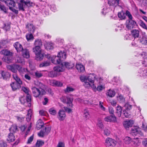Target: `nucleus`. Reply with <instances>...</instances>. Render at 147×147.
Returning <instances> with one entry per match:
<instances>
[{
	"label": "nucleus",
	"instance_id": "obj_18",
	"mask_svg": "<svg viewBox=\"0 0 147 147\" xmlns=\"http://www.w3.org/2000/svg\"><path fill=\"white\" fill-rule=\"evenodd\" d=\"M4 3L7 6L10 7H14L16 5V3L15 1L12 0H7L5 1Z\"/></svg>",
	"mask_w": 147,
	"mask_h": 147
},
{
	"label": "nucleus",
	"instance_id": "obj_55",
	"mask_svg": "<svg viewBox=\"0 0 147 147\" xmlns=\"http://www.w3.org/2000/svg\"><path fill=\"white\" fill-rule=\"evenodd\" d=\"M8 42V41L7 40H3L0 42V45L1 47L4 46Z\"/></svg>",
	"mask_w": 147,
	"mask_h": 147
},
{
	"label": "nucleus",
	"instance_id": "obj_30",
	"mask_svg": "<svg viewBox=\"0 0 147 147\" xmlns=\"http://www.w3.org/2000/svg\"><path fill=\"white\" fill-rule=\"evenodd\" d=\"M0 53L2 55H3L5 56H8L11 55L10 51L7 49H3L0 52Z\"/></svg>",
	"mask_w": 147,
	"mask_h": 147
},
{
	"label": "nucleus",
	"instance_id": "obj_13",
	"mask_svg": "<svg viewBox=\"0 0 147 147\" xmlns=\"http://www.w3.org/2000/svg\"><path fill=\"white\" fill-rule=\"evenodd\" d=\"M13 46L18 53L20 52L23 49L22 45L18 42L14 43Z\"/></svg>",
	"mask_w": 147,
	"mask_h": 147
},
{
	"label": "nucleus",
	"instance_id": "obj_4",
	"mask_svg": "<svg viewBox=\"0 0 147 147\" xmlns=\"http://www.w3.org/2000/svg\"><path fill=\"white\" fill-rule=\"evenodd\" d=\"M32 90L34 96L37 97L39 96H42L45 94V90H40L35 87L32 88Z\"/></svg>",
	"mask_w": 147,
	"mask_h": 147
},
{
	"label": "nucleus",
	"instance_id": "obj_61",
	"mask_svg": "<svg viewBox=\"0 0 147 147\" xmlns=\"http://www.w3.org/2000/svg\"><path fill=\"white\" fill-rule=\"evenodd\" d=\"M22 90L26 93L27 94H29V90L26 88L24 87H22Z\"/></svg>",
	"mask_w": 147,
	"mask_h": 147
},
{
	"label": "nucleus",
	"instance_id": "obj_21",
	"mask_svg": "<svg viewBox=\"0 0 147 147\" xmlns=\"http://www.w3.org/2000/svg\"><path fill=\"white\" fill-rule=\"evenodd\" d=\"M140 31L134 29L132 30L131 32V34L132 36L134 39L138 38L139 36Z\"/></svg>",
	"mask_w": 147,
	"mask_h": 147
},
{
	"label": "nucleus",
	"instance_id": "obj_7",
	"mask_svg": "<svg viewBox=\"0 0 147 147\" xmlns=\"http://www.w3.org/2000/svg\"><path fill=\"white\" fill-rule=\"evenodd\" d=\"M126 27L129 29H131L134 27L136 25V22L132 20H127L126 22Z\"/></svg>",
	"mask_w": 147,
	"mask_h": 147
},
{
	"label": "nucleus",
	"instance_id": "obj_17",
	"mask_svg": "<svg viewBox=\"0 0 147 147\" xmlns=\"http://www.w3.org/2000/svg\"><path fill=\"white\" fill-rule=\"evenodd\" d=\"M22 52V54L24 57L28 58L30 57V53L29 51L26 48L23 49Z\"/></svg>",
	"mask_w": 147,
	"mask_h": 147
},
{
	"label": "nucleus",
	"instance_id": "obj_26",
	"mask_svg": "<svg viewBox=\"0 0 147 147\" xmlns=\"http://www.w3.org/2000/svg\"><path fill=\"white\" fill-rule=\"evenodd\" d=\"M7 140L9 142H13L15 140V136L12 133H10L9 134Z\"/></svg>",
	"mask_w": 147,
	"mask_h": 147
},
{
	"label": "nucleus",
	"instance_id": "obj_57",
	"mask_svg": "<svg viewBox=\"0 0 147 147\" xmlns=\"http://www.w3.org/2000/svg\"><path fill=\"white\" fill-rule=\"evenodd\" d=\"M9 9L15 14H18V11L14 9L13 7H10L9 8Z\"/></svg>",
	"mask_w": 147,
	"mask_h": 147
},
{
	"label": "nucleus",
	"instance_id": "obj_47",
	"mask_svg": "<svg viewBox=\"0 0 147 147\" xmlns=\"http://www.w3.org/2000/svg\"><path fill=\"white\" fill-rule=\"evenodd\" d=\"M49 113L53 115H55L57 113L56 111L53 108L50 109L49 110Z\"/></svg>",
	"mask_w": 147,
	"mask_h": 147
},
{
	"label": "nucleus",
	"instance_id": "obj_48",
	"mask_svg": "<svg viewBox=\"0 0 147 147\" xmlns=\"http://www.w3.org/2000/svg\"><path fill=\"white\" fill-rule=\"evenodd\" d=\"M84 117L86 119H89L90 117V115L88 111L84 110Z\"/></svg>",
	"mask_w": 147,
	"mask_h": 147
},
{
	"label": "nucleus",
	"instance_id": "obj_20",
	"mask_svg": "<svg viewBox=\"0 0 147 147\" xmlns=\"http://www.w3.org/2000/svg\"><path fill=\"white\" fill-rule=\"evenodd\" d=\"M62 63H63V66H64L66 68L68 69H71L75 66L74 64L71 62H64Z\"/></svg>",
	"mask_w": 147,
	"mask_h": 147
},
{
	"label": "nucleus",
	"instance_id": "obj_25",
	"mask_svg": "<svg viewBox=\"0 0 147 147\" xmlns=\"http://www.w3.org/2000/svg\"><path fill=\"white\" fill-rule=\"evenodd\" d=\"M8 8L4 5L0 3V11H3L4 13L7 14L8 13Z\"/></svg>",
	"mask_w": 147,
	"mask_h": 147
},
{
	"label": "nucleus",
	"instance_id": "obj_37",
	"mask_svg": "<svg viewBox=\"0 0 147 147\" xmlns=\"http://www.w3.org/2000/svg\"><path fill=\"white\" fill-rule=\"evenodd\" d=\"M50 64V62L49 61H45L42 62L39 65L40 67H46L49 66Z\"/></svg>",
	"mask_w": 147,
	"mask_h": 147
},
{
	"label": "nucleus",
	"instance_id": "obj_15",
	"mask_svg": "<svg viewBox=\"0 0 147 147\" xmlns=\"http://www.w3.org/2000/svg\"><path fill=\"white\" fill-rule=\"evenodd\" d=\"M53 69L57 72L58 74L59 72L63 71L64 70L63 63H61L60 66L57 65L54 67Z\"/></svg>",
	"mask_w": 147,
	"mask_h": 147
},
{
	"label": "nucleus",
	"instance_id": "obj_64",
	"mask_svg": "<svg viewBox=\"0 0 147 147\" xmlns=\"http://www.w3.org/2000/svg\"><path fill=\"white\" fill-rule=\"evenodd\" d=\"M142 127L145 131H147V125L144 123H142Z\"/></svg>",
	"mask_w": 147,
	"mask_h": 147
},
{
	"label": "nucleus",
	"instance_id": "obj_43",
	"mask_svg": "<svg viewBox=\"0 0 147 147\" xmlns=\"http://www.w3.org/2000/svg\"><path fill=\"white\" fill-rule=\"evenodd\" d=\"M44 144V142L42 141H37L36 144V147H39L42 146Z\"/></svg>",
	"mask_w": 147,
	"mask_h": 147
},
{
	"label": "nucleus",
	"instance_id": "obj_45",
	"mask_svg": "<svg viewBox=\"0 0 147 147\" xmlns=\"http://www.w3.org/2000/svg\"><path fill=\"white\" fill-rule=\"evenodd\" d=\"M46 49L47 50H50L53 49V44L52 43H49L46 45Z\"/></svg>",
	"mask_w": 147,
	"mask_h": 147
},
{
	"label": "nucleus",
	"instance_id": "obj_36",
	"mask_svg": "<svg viewBox=\"0 0 147 147\" xmlns=\"http://www.w3.org/2000/svg\"><path fill=\"white\" fill-rule=\"evenodd\" d=\"M37 84L39 88L41 89V91L43 90H45V89L46 88V86L43 83L40 82H38Z\"/></svg>",
	"mask_w": 147,
	"mask_h": 147
},
{
	"label": "nucleus",
	"instance_id": "obj_27",
	"mask_svg": "<svg viewBox=\"0 0 147 147\" xmlns=\"http://www.w3.org/2000/svg\"><path fill=\"white\" fill-rule=\"evenodd\" d=\"M122 110V109L121 107L118 106L117 107L116 113L118 117H120L121 116Z\"/></svg>",
	"mask_w": 147,
	"mask_h": 147
},
{
	"label": "nucleus",
	"instance_id": "obj_12",
	"mask_svg": "<svg viewBox=\"0 0 147 147\" xmlns=\"http://www.w3.org/2000/svg\"><path fill=\"white\" fill-rule=\"evenodd\" d=\"M138 40L142 44L147 45V38L144 35L140 36Z\"/></svg>",
	"mask_w": 147,
	"mask_h": 147
},
{
	"label": "nucleus",
	"instance_id": "obj_42",
	"mask_svg": "<svg viewBox=\"0 0 147 147\" xmlns=\"http://www.w3.org/2000/svg\"><path fill=\"white\" fill-rule=\"evenodd\" d=\"M123 114L124 116L126 117H129L131 116V113L130 112H128L126 110H124L123 111Z\"/></svg>",
	"mask_w": 147,
	"mask_h": 147
},
{
	"label": "nucleus",
	"instance_id": "obj_35",
	"mask_svg": "<svg viewBox=\"0 0 147 147\" xmlns=\"http://www.w3.org/2000/svg\"><path fill=\"white\" fill-rule=\"evenodd\" d=\"M58 75L57 72L54 70L51 71L48 73V76L49 77L53 78L57 76Z\"/></svg>",
	"mask_w": 147,
	"mask_h": 147
},
{
	"label": "nucleus",
	"instance_id": "obj_10",
	"mask_svg": "<svg viewBox=\"0 0 147 147\" xmlns=\"http://www.w3.org/2000/svg\"><path fill=\"white\" fill-rule=\"evenodd\" d=\"M62 54V52L58 53V55L57 56H56L52 60V62L55 64H59L61 61V57L60 55Z\"/></svg>",
	"mask_w": 147,
	"mask_h": 147
},
{
	"label": "nucleus",
	"instance_id": "obj_63",
	"mask_svg": "<svg viewBox=\"0 0 147 147\" xmlns=\"http://www.w3.org/2000/svg\"><path fill=\"white\" fill-rule=\"evenodd\" d=\"M6 143L3 141H1L0 142V147H7Z\"/></svg>",
	"mask_w": 147,
	"mask_h": 147
},
{
	"label": "nucleus",
	"instance_id": "obj_39",
	"mask_svg": "<svg viewBox=\"0 0 147 147\" xmlns=\"http://www.w3.org/2000/svg\"><path fill=\"white\" fill-rule=\"evenodd\" d=\"M119 18L121 20L124 19L125 18V14L123 12H119L118 14Z\"/></svg>",
	"mask_w": 147,
	"mask_h": 147
},
{
	"label": "nucleus",
	"instance_id": "obj_31",
	"mask_svg": "<svg viewBox=\"0 0 147 147\" xmlns=\"http://www.w3.org/2000/svg\"><path fill=\"white\" fill-rule=\"evenodd\" d=\"M41 40L40 39H37L35 40L34 43L35 46H38L41 47L42 46V44Z\"/></svg>",
	"mask_w": 147,
	"mask_h": 147
},
{
	"label": "nucleus",
	"instance_id": "obj_9",
	"mask_svg": "<svg viewBox=\"0 0 147 147\" xmlns=\"http://www.w3.org/2000/svg\"><path fill=\"white\" fill-rule=\"evenodd\" d=\"M95 78V76L94 74H90L88 76H87V81L90 84V86L92 85L94 86L93 84Z\"/></svg>",
	"mask_w": 147,
	"mask_h": 147
},
{
	"label": "nucleus",
	"instance_id": "obj_19",
	"mask_svg": "<svg viewBox=\"0 0 147 147\" xmlns=\"http://www.w3.org/2000/svg\"><path fill=\"white\" fill-rule=\"evenodd\" d=\"M133 123L134 122L133 121L129 120L125 121L123 123V125L124 127L127 129L131 127Z\"/></svg>",
	"mask_w": 147,
	"mask_h": 147
},
{
	"label": "nucleus",
	"instance_id": "obj_40",
	"mask_svg": "<svg viewBox=\"0 0 147 147\" xmlns=\"http://www.w3.org/2000/svg\"><path fill=\"white\" fill-rule=\"evenodd\" d=\"M26 101L29 103V106H30L31 102V96L29 94H27L26 96Z\"/></svg>",
	"mask_w": 147,
	"mask_h": 147
},
{
	"label": "nucleus",
	"instance_id": "obj_60",
	"mask_svg": "<svg viewBox=\"0 0 147 147\" xmlns=\"http://www.w3.org/2000/svg\"><path fill=\"white\" fill-rule=\"evenodd\" d=\"M104 133L106 136H108L110 133V131L108 129H106L104 130Z\"/></svg>",
	"mask_w": 147,
	"mask_h": 147
},
{
	"label": "nucleus",
	"instance_id": "obj_44",
	"mask_svg": "<svg viewBox=\"0 0 147 147\" xmlns=\"http://www.w3.org/2000/svg\"><path fill=\"white\" fill-rule=\"evenodd\" d=\"M43 130L44 131L45 134L48 135L51 130V127L49 126L45 127Z\"/></svg>",
	"mask_w": 147,
	"mask_h": 147
},
{
	"label": "nucleus",
	"instance_id": "obj_24",
	"mask_svg": "<svg viewBox=\"0 0 147 147\" xmlns=\"http://www.w3.org/2000/svg\"><path fill=\"white\" fill-rule=\"evenodd\" d=\"M138 128L137 127H134L131 129V134L133 136H136L137 135V134L138 133Z\"/></svg>",
	"mask_w": 147,
	"mask_h": 147
},
{
	"label": "nucleus",
	"instance_id": "obj_50",
	"mask_svg": "<svg viewBox=\"0 0 147 147\" xmlns=\"http://www.w3.org/2000/svg\"><path fill=\"white\" fill-rule=\"evenodd\" d=\"M105 88L104 85H101L100 84L98 85L97 88V90L100 91L104 89Z\"/></svg>",
	"mask_w": 147,
	"mask_h": 147
},
{
	"label": "nucleus",
	"instance_id": "obj_1",
	"mask_svg": "<svg viewBox=\"0 0 147 147\" xmlns=\"http://www.w3.org/2000/svg\"><path fill=\"white\" fill-rule=\"evenodd\" d=\"M33 52L36 55L35 59L37 61H41L42 60L44 55L41 53V47L35 46L32 48Z\"/></svg>",
	"mask_w": 147,
	"mask_h": 147
},
{
	"label": "nucleus",
	"instance_id": "obj_53",
	"mask_svg": "<svg viewBox=\"0 0 147 147\" xmlns=\"http://www.w3.org/2000/svg\"><path fill=\"white\" fill-rule=\"evenodd\" d=\"M132 142H133V144L134 145H138L139 143H140L138 138L133 139L132 140Z\"/></svg>",
	"mask_w": 147,
	"mask_h": 147
},
{
	"label": "nucleus",
	"instance_id": "obj_54",
	"mask_svg": "<svg viewBox=\"0 0 147 147\" xmlns=\"http://www.w3.org/2000/svg\"><path fill=\"white\" fill-rule=\"evenodd\" d=\"M109 117H110V119H111V122H115L117 121L116 118L115 116L114 115H111L109 116Z\"/></svg>",
	"mask_w": 147,
	"mask_h": 147
},
{
	"label": "nucleus",
	"instance_id": "obj_49",
	"mask_svg": "<svg viewBox=\"0 0 147 147\" xmlns=\"http://www.w3.org/2000/svg\"><path fill=\"white\" fill-rule=\"evenodd\" d=\"M125 142L126 144H129L130 143L131 141H132L131 139L128 136L126 137L125 139Z\"/></svg>",
	"mask_w": 147,
	"mask_h": 147
},
{
	"label": "nucleus",
	"instance_id": "obj_28",
	"mask_svg": "<svg viewBox=\"0 0 147 147\" xmlns=\"http://www.w3.org/2000/svg\"><path fill=\"white\" fill-rule=\"evenodd\" d=\"M76 67L78 71L80 72H84L85 70L84 67L83 65L81 64H77Z\"/></svg>",
	"mask_w": 147,
	"mask_h": 147
},
{
	"label": "nucleus",
	"instance_id": "obj_62",
	"mask_svg": "<svg viewBox=\"0 0 147 147\" xmlns=\"http://www.w3.org/2000/svg\"><path fill=\"white\" fill-rule=\"evenodd\" d=\"M119 2L118 3H117V1L115 0H112V5L116 7L117 5H118L119 4Z\"/></svg>",
	"mask_w": 147,
	"mask_h": 147
},
{
	"label": "nucleus",
	"instance_id": "obj_2",
	"mask_svg": "<svg viewBox=\"0 0 147 147\" xmlns=\"http://www.w3.org/2000/svg\"><path fill=\"white\" fill-rule=\"evenodd\" d=\"M33 3L28 0H20V2L18 3V6L20 11H24V7L26 5L28 7L32 6Z\"/></svg>",
	"mask_w": 147,
	"mask_h": 147
},
{
	"label": "nucleus",
	"instance_id": "obj_58",
	"mask_svg": "<svg viewBox=\"0 0 147 147\" xmlns=\"http://www.w3.org/2000/svg\"><path fill=\"white\" fill-rule=\"evenodd\" d=\"M4 28L6 31L9 30L10 28V25L8 23L5 24Z\"/></svg>",
	"mask_w": 147,
	"mask_h": 147
},
{
	"label": "nucleus",
	"instance_id": "obj_52",
	"mask_svg": "<svg viewBox=\"0 0 147 147\" xmlns=\"http://www.w3.org/2000/svg\"><path fill=\"white\" fill-rule=\"evenodd\" d=\"M124 107L125 108V109L128 111L131 108V105H130L129 103H127L125 105Z\"/></svg>",
	"mask_w": 147,
	"mask_h": 147
},
{
	"label": "nucleus",
	"instance_id": "obj_22",
	"mask_svg": "<svg viewBox=\"0 0 147 147\" xmlns=\"http://www.w3.org/2000/svg\"><path fill=\"white\" fill-rule=\"evenodd\" d=\"M12 76L13 79L15 80V83H17L21 84H22V82L20 78L17 74H14L12 75Z\"/></svg>",
	"mask_w": 147,
	"mask_h": 147
},
{
	"label": "nucleus",
	"instance_id": "obj_41",
	"mask_svg": "<svg viewBox=\"0 0 147 147\" xmlns=\"http://www.w3.org/2000/svg\"><path fill=\"white\" fill-rule=\"evenodd\" d=\"M117 100L120 103L124 102L125 101V99L121 95H119L117 97Z\"/></svg>",
	"mask_w": 147,
	"mask_h": 147
},
{
	"label": "nucleus",
	"instance_id": "obj_14",
	"mask_svg": "<svg viewBox=\"0 0 147 147\" xmlns=\"http://www.w3.org/2000/svg\"><path fill=\"white\" fill-rule=\"evenodd\" d=\"M22 84L15 83L13 82L10 84V86L13 91H15L18 89H19L21 88V85Z\"/></svg>",
	"mask_w": 147,
	"mask_h": 147
},
{
	"label": "nucleus",
	"instance_id": "obj_38",
	"mask_svg": "<svg viewBox=\"0 0 147 147\" xmlns=\"http://www.w3.org/2000/svg\"><path fill=\"white\" fill-rule=\"evenodd\" d=\"M107 94L109 96L112 97L115 96V92L113 90H109L108 92H107Z\"/></svg>",
	"mask_w": 147,
	"mask_h": 147
},
{
	"label": "nucleus",
	"instance_id": "obj_23",
	"mask_svg": "<svg viewBox=\"0 0 147 147\" xmlns=\"http://www.w3.org/2000/svg\"><path fill=\"white\" fill-rule=\"evenodd\" d=\"M27 28H28V31L31 33H34L35 31V28L32 24H28L26 26Z\"/></svg>",
	"mask_w": 147,
	"mask_h": 147
},
{
	"label": "nucleus",
	"instance_id": "obj_51",
	"mask_svg": "<svg viewBox=\"0 0 147 147\" xmlns=\"http://www.w3.org/2000/svg\"><path fill=\"white\" fill-rule=\"evenodd\" d=\"M53 84L56 86L61 87L62 86L63 84L61 82L57 81H55L53 82Z\"/></svg>",
	"mask_w": 147,
	"mask_h": 147
},
{
	"label": "nucleus",
	"instance_id": "obj_56",
	"mask_svg": "<svg viewBox=\"0 0 147 147\" xmlns=\"http://www.w3.org/2000/svg\"><path fill=\"white\" fill-rule=\"evenodd\" d=\"M35 76L38 78H39L42 76V74L38 71L35 72Z\"/></svg>",
	"mask_w": 147,
	"mask_h": 147
},
{
	"label": "nucleus",
	"instance_id": "obj_8",
	"mask_svg": "<svg viewBox=\"0 0 147 147\" xmlns=\"http://www.w3.org/2000/svg\"><path fill=\"white\" fill-rule=\"evenodd\" d=\"M0 74L3 79L5 80L9 79L11 76V74L7 71L1 70L0 71Z\"/></svg>",
	"mask_w": 147,
	"mask_h": 147
},
{
	"label": "nucleus",
	"instance_id": "obj_3",
	"mask_svg": "<svg viewBox=\"0 0 147 147\" xmlns=\"http://www.w3.org/2000/svg\"><path fill=\"white\" fill-rule=\"evenodd\" d=\"M7 67L8 69L16 74L17 72V70L20 73H22L23 71L24 70V68H23L19 65L16 64L7 65Z\"/></svg>",
	"mask_w": 147,
	"mask_h": 147
},
{
	"label": "nucleus",
	"instance_id": "obj_16",
	"mask_svg": "<svg viewBox=\"0 0 147 147\" xmlns=\"http://www.w3.org/2000/svg\"><path fill=\"white\" fill-rule=\"evenodd\" d=\"M58 114V118L59 120H63L65 119L66 115L65 111L63 110H60Z\"/></svg>",
	"mask_w": 147,
	"mask_h": 147
},
{
	"label": "nucleus",
	"instance_id": "obj_32",
	"mask_svg": "<svg viewBox=\"0 0 147 147\" xmlns=\"http://www.w3.org/2000/svg\"><path fill=\"white\" fill-rule=\"evenodd\" d=\"M31 110L30 109L28 111V112L27 115L26 120L27 122H29L31 118Z\"/></svg>",
	"mask_w": 147,
	"mask_h": 147
},
{
	"label": "nucleus",
	"instance_id": "obj_34",
	"mask_svg": "<svg viewBox=\"0 0 147 147\" xmlns=\"http://www.w3.org/2000/svg\"><path fill=\"white\" fill-rule=\"evenodd\" d=\"M32 33L30 32L26 34V36L28 41L33 40L34 39V37Z\"/></svg>",
	"mask_w": 147,
	"mask_h": 147
},
{
	"label": "nucleus",
	"instance_id": "obj_46",
	"mask_svg": "<svg viewBox=\"0 0 147 147\" xmlns=\"http://www.w3.org/2000/svg\"><path fill=\"white\" fill-rule=\"evenodd\" d=\"M74 89L71 87H67L66 89L64 90V92L65 93L72 92L74 91Z\"/></svg>",
	"mask_w": 147,
	"mask_h": 147
},
{
	"label": "nucleus",
	"instance_id": "obj_33",
	"mask_svg": "<svg viewBox=\"0 0 147 147\" xmlns=\"http://www.w3.org/2000/svg\"><path fill=\"white\" fill-rule=\"evenodd\" d=\"M10 131L12 132H16L18 131L17 126L16 125H12L9 129Z\"/></svg>",
	"mask_w": 147,
	"mask_h": 147
},
{
	"label": "nucleus",
	"instance_id": "obj_59",
	"mask_svg": "<svg viewBox=\"0 0 147 147\" xmlns=\"http://www.w3.org/2000/svg\"><path fill=\"white\" fill-rule=\"evenodd\" d=\"M125 15L127 16L129 18V20H132V17L131 15L130 12L128 11H127L126 12Z\"/></svg>",
	"mask_w": 147,
	"mask_h": 147
},
{
	"label": "nucleus",
	"instance_id": "obj_6",
	"mask_svg": "<svg viewBox=\"0 0 147 147\" xmlns=\"http://www.w3.org/2000/svg\"><path fill=\"white\" fill-rule=\"evenodd\" d=\"M116 144V142L112 138H108L105 140V145L107 147H114Z\"/></svg>",
	"mask_w": 147,
	"mask_h": 147
},
{
	"label": "nucleus",
	"instance_id": "obj_29",
	"mask_svg": "<svg viewBox=\"0 0 147 147\" xmlns=\"http://www.w3.org/2000/svg\"><path fill=\"white\" fill-rule=\"evenodd\" d=\"M44 125V123L42 120L39 119L38 121L36 124V127L38 129H40L42 128Z\"/></svg>",
	"mask_w": 147,
	"mask_h": 147
},
{
	"label": "nucleus",
	"instance_id": "obj_11",
	"mask_svg": "<svg viewBox=\"0 0 147 147\" xmlns=\"http://www.w3.org/2000/svg\"><path fill=\"white\" fill-rule=\"evenodd\" d=\"M81 81L82 82H84V86L85 87L88 88L90 87V84L87 81V76H81L80 77Z\"/></svg>",
	"mask_w": 147,
	"mask_h": 147
},
{
	"label": "nucleus",
	"instance_id": "obj_5",
	"mask_svg": "<svg viewBox=\"0 0 147 147\" xmlns=\"http://www.w3.org/2000/svg\"><path fill=\"white\" fill-rule=\"evenodd\" d=\"M60 99L63 103L68 104L70 106L72 107V102L73 101V98L72 96H63Z\"/></svg>",
	"mask_w": 147,
	"mask_h": 147
}]
</instances>
